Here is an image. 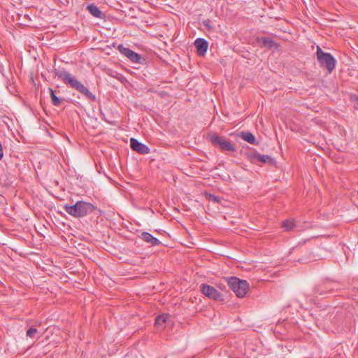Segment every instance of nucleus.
Masks as SVG:
<instances>
[{"instance_id":"obj_1","label":"nucleus","mask_w":358,"mask_h":358,"mask_svg":"<svg viewBox=\"0 0 358 358\" xmlns=\"http://www.w3.org/2000/svg\"><path fill=\"white\" fill-rule=\"evenodd\" d=\"M55 75L69 87L76 90L85 97L92 101H95L96 96L83 83L72 76L71 73L64 69H55Z\"/></svg>"},{"instance_id":"obj_2","label":"nucleus","mask_w":358,"mask_h":358,"mask_svg":"<svg viewBox=\"0 0 358 358\" xmlns=\"http://www.w3.org/2000/svg\"><path fill=\"white\" fill-rule=\"evenodd\" d=\"M55 75L69 87L76 90L85 97L92 101H95L96 96L83 83L72 76L71 73L64 69H55Z\"/></svg>"},{"instance_id":"obj_3","label":"nucleus","mask_w":358,"mask_h":358,"mask_svg":"<svg viewBox=\"0 0 358 358\" xmlns=\"http://www.w3.org/2000/svg\"><path fill=\"white\" fill-rule=\"evenodd\" d=\"M64 209L68 214L76 217H80L92 213L95 210V207L90 203L78 201L72 206L64 205Z\"/></svg>"},{"instance_id":"obj_4","label":"nucleus","mask_w":358,"mask_h":358,"mask_svg":"<svg viewBox=\"0 0 358 358\" xmlns=\"http://www.w3.org/2000/svg\"><path fill=\"white\" fill-rule=\"evenodd\" d=\"M316 56L320 67L326 69L328 73H331L336 64V60L331 54L323 52L321 48L317 45Z\"/></svg>"},{"instance_id":"obj_5","label":"nucleus","mask_w":358,"mask_h":358,"mask_svg":"<svg viewBox=\"0 0 358 358\" xmlns=\"http://www.w3.org/2000/svg\"><path fill=\"white\" fill-rule=\"evenodd\" d=\"M224 280L238 297L245 296L246 280H241L236 277L226 278Z\"/></svg>"},{"instance_id":"obj_6","label":"nucleus","mask_w":358,"mask_h":358,"mask_svg":"<svg viewBox=\"0 0 358 358\" xmlns=\"http://www.w3.org/2000/svg\"><path fill=\"white\" fill-rule=\"evenodd\" d=\"M211 143L216 147H218L221 151L234 152L236 150L234 145L229 141L224 136H218L215 134L208 135Z\"/></svg>"},{"instance_id":"obj_7","label":"nucleus","mask_w":358,"mask_h":358,"mask_svg":"<svg viewBox=\"0 0 358 358\" xmlns=\"http://www.w3.org/2000/svg\"><path fill=\"white\" fill-rule=\"evenodd\" d=\"M248 159L250 161L251 163L257 165L259 164H268L270 165H274L275 164V159L267 155H260L248 152Z\"/></svg>"},{"instance_id":"obj_8","label":"nucleus","mask_w":358,"mask_h":358,"mask_svg":"<svg viewBox=\"0 0 358 358\" xmlns=\"http://www.w3.org/2000/svg\"><path fill=\"white\" fill-rule=\"evenodd\" d=\"M201 292L207 297L214 300H222V295L214 287L203 284L201 286Z\"/></svg>"},{"instance_id":"obj_9","label":"nucleus","mask_w":358,"mask_h":358,"mask_svg":"<svg viewBox=\"0 0 358 358\" xmlns=\"http://www.w3.org/2000/svg\"><path fill=\"white\" fill-rule=\"evenodd\" d=\"M117 49L120 52L126 56L131 62L134 63H141V57L138 53L132 51L129 48L124 47L123 45H119Z\"/></svg>"},{"instance_id":"obj_10","label":"nucleus","mask_w":358,"mask_h":358,"mask_svg":"<svg viewBox=\"0 0 358 358\" xmlns=\"http://www.w3.org/2000/svg\"><path fill=\"white\" fill-rule=\"evenodd\" d=\"M131 148L136 152L141 155L148 154L150 148L145 144L140 143L136 138H131L130 140Z\"/></svg>"},{"instance_id":"obj_11","label":"nucleus","mask_w":358,"mask_h":358,"mask_svg":"<svg viewBox=\"0 0 358 358\" xmlns=\"http://www.w3.org/2000/svg\"><path fill=\"white\" fill-rule=\"evenodd\" d=\"M330 284V282H325L322 284L317 285L313 289V296H323L328 292H330L332 289Z\"/></svg>"},{"instance_id":"obj_12","label":"nucleus","mask_w":358,"mask_h":358,"mask_svg":"<svg viewBox=\"0 0 358 358\" xmlns=\"http://www.w3.org/2000/svg\"><path fill=\"white\" fill-rule=\"evenodd\" d=\"M194 46L196 48L197 54L199 56H203L207 51L208 43L205 39L199 38L195 40Z\"/></svg>"},{"instance_id":"obj_13","label":"nucleus","mask_w":358,"mask_h":358,"mask_svg":"<svg viewBox=\"0 0 358 358\" xmlns=\"http://www.w3.org/2000/svg\"><path fill=\"white\" fill-rule=\"evenodd\" d=\"M141 238L145 241L148 243H150L152 245H158L161 243L159 240H158L157 238L152 236L150 233L148 232H143L141 234Z\"/></svg>"},{"instance_id":"obj_14","label":"nucleus","mask_w":358,"mask_h":358,"mask_svg":"<svg viewBox=\"0 0 358 358\" xmlns=\"http://www.w3.org/2000/svg\"><path fill=\"white\" fill-rule=\"evenodd\" d=\"M87 10L94 17L101 18L103 15L101 10L94 4L89 5L87 6Z\"/></svg>"},{"instance_id":"obj_15","label":"nucleus","mask_w":358,"mask_h":358,"mask_svg":"<svg viewBox=\"0 0 358 358\" xmlns=\"http://www.w3.org/2000/svg\"><path fill=\"white\" fill-rule=\"evenodd\" d=\"M295 226L294 220L292 219L286 220L282 222V227H284L287 231L292 230Z\"/></svg>"},{"instance_id":"obj_16","label":"nucleus","mask_w":358,"mask_h":358,"mask_svg":"<svg viewBox=\"0 0 358 358\" xmlns=\"http://www.w3.org/2000/svg\"><path fill=\"white\" fill-rule=\"evenodd\" d=\"M262 45L264 47H267L268 48H271L275 45V42L273 40L269 37H264L262 38Z\"/></svg>"},{"instance_id":"obj_17","label":"nucleus","mask_w":358,"mask_h":358,"mask_svg":"<svg viewBox=\"0 0 358 358\" xmlns=\"http://www.w3.org/2000/svg\"><path fill=\"white\" fill-rule=\"evenodd\" d=\"M169 317V316L167 314H163L157 316L155 320V325H162L167 321Z\"/></svg>"},{"instance_id":"obj_18","label":"nucleus","mask_w":358,"mask_h":358,"mask_svg":"<svg viewBox=\"0 0 358 358\" xmlns=\"http://www.w3.org/2000/svg\"><path fill=\"white\" fill-rule=\"evenodd\" d=\"M49 91L50 93V97H51L52 104L55 106H59L61 103L60 99L55 94L52 89L49 88Z\"/></svg>"},{"instance_id":"obj_19","label":"nucleus","mask_w":358,"mask_h":358,"mask_svg":"<svg viewBox=\"0 0 358 358\" xmlns=\"http://www.w3.org/2000/svg\"><path fill=\"white\" fill-rule=\"evenodd\" d=\"M206 199L208 201H213L214 203H219L220 201V199L218 196H216V195L212 194H206Z\"/></svg>"},{"instance_id":"obj_20","label":"nucleus","mask_w":358,"mask_h":358,"mask_svg":"<svg viewBox=\"0 0 358 358\" xmlns=\"http://www.w3.org/2000/svg\"><path fill=\"white\" fill-rule=\"evenodd\" d=\"M248 143H250V144H253V145L259 144L258 141H256L255 136L252 133L248 132Z\"/></svg>"},{"instance_id":"obj_21","label":"nucleus","mask_w":358,"mask_h":358,"mask_svg":"<svg viewBox=\"0 0 358 358\" xmlns=\"http://www.w3.org/2000/svg\"><path fill=\"white\" fill-rule=\"evenodd\" d=\"M37 332L38 331L36 328L31 327L27 331L26 336L29 338H34Z\"/></svg>"},{"instance_id":"obj_22","label":"nucleus","mask_w":358,"mask_h":358,"mask_svg":"<svg viewBox=\"0 0 358 358\" xmlns=\"http://www.w3.org/2000/svg\"><path fill=\"white\" fill-rule=\"evenodd\" d=\"M241 138L243 140L246 141V132L245 131H241L236 134V138Z\"/></svg>"}]
</instances>
